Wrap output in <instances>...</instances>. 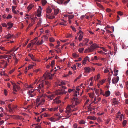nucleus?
<instances>
[{"mask_svg": "<svg viewBox=\"0 0 128 128\" xmlns=\"http://www.w3.org/2000/svg\"><path fill=\"white\" fill-rule=\"evenodd\" d=\"M74 101L72 102V105L70 106L68 105L66 108V110L65 112L68 115L66 116L67 118H69L71 115L70 113L72 110H71V108L74 107L76 105H78L80 103L79 101L77 98H74Z\"/></svg>", "mask_w": 128, "mask_h": 128, "instance_id": "nucleus-1", "label": "nucleus"}, {"mask_svg": "<svg viewBox=\"0 0 128 128\" xmlns=\"http://www.w3.org/2000/svg\"><path fill=\"white\" fill-rule=\"evenodd\" d=\"M67 92H64L62 90H56L55 92V95H61L66 94Z\"/></svg>", "mask_w": 128, "mask_h": 128, "instance_id": "nucleus-2", "label": "nucleus"}, {"mask_svg": "<svg viewBox=\"0 0 128 128\" xmlns=\"http://www.w3.org/2000/svg\"><path fill=\"white\" fill-rule=\"evenodd\" d=\"M52 74L50 73H47L46 74H44L43 76V77L47 78L50 80L52 79Z\"/></svg>", "mask_w": 128, "mask_h": 128, "instance_id": "nucleus-3", "label": "nucleus"}, {"mask_svg": "<svg viewBox=\"0 0 128 128\" xmlns=\"http://www.w3.org/2000/svg\"><path fill=\"white\" fill-rule=\"evenodd\" d=\"M99 46L96 44H92L90 46V47L92 51H93L95 49L97 48H98Z\"/></svg>", "mask_w": 128, "mask_h": 128, "instance_id": "nucleus-4", "label": "nucleus"}, {"mask_svg": "<svg viewBox=\"0 0 128 128\" xmlns=\"http://www.w3.org/2000/svg\"><path fill=\"white\" fill-rule=\"evenodd\" d=\"M119 79L118 76H117L116 78L114 77L112 79V83L114 84H116L118 81Z\"/></svg>", "mask_w": 128, "mask_h": 128, "instance_id": "nucleus-5", "label": "nucleus"}, {"mask_svg": "<svg viewBox=\"0 0 128 128\" xmlns=\"http://www.w3.org/2000/svg\"><path fill=\"white\" fill-rule=\"evenodd\" d=\"M89 58L87 56H86L84 58V60H83L82 62V64H83L85 65L86 63V62H89Z\"/></svg>", "mask_w": 128, "mask_h": 128, "instance_id": "nucleus-6", "label": "nucleus"}, {"mask_svg": "<svg viewBox=\"0 0 128 128\" xmlns=\"http://www.w3.org/2000/svg\"><path fill=\"white\" fill-rule=\"evenodd\" d=\"M85 73L88 72H90L92 71V70L89 67H86L84 68Z\"/></svg>", "mask_w": 128, "mask_h": 128, "instance_id": "nucleus-7", "label": "nucleus"}, {"mask_svg": "<svg viewBox=\"0 0 128 128\" xmlns=\"http://www.w3.org/2000/svg\"><path fill=\"white\" fill-rule=\"evenodd\" d=\"M13 34H11L8 33L4 36V38L6 39H11L13 37Z\"/></svg>", "mask_w": 128, "mask_h": 128, "instance_id": "nucleus-8", "label": "nucleus"}, {"mask_svg": "<svg viewBox=\"0 0 128 128\" xmlns=\"http://www.w3.org/2000/svg\"><path fill=\"white\" fill-rule=\"evenodd\" d=\"M55 96L56 95L54 94H52L50 95L46 96L50 100H52Z\"/></svg>", "mask_w": 128, "mask_h": 128, "instance_id": "nucleus-9", "label": "nucleus"}, {"mask_svg": "<svg viewBox=\"0 0 128 128\" xmlns=\"http://www.w3.org/2000/svg\"><path fill=\"white\" fill-rule=\"evenodd\" d=\"M16 88L18 90H19L20 89V86L16 84L13 87V91L15 92H17V91L16 90Z\"/></svg>", "mask_w": 128, "mask_h": 128, "instance_id": "nucleus-10", "label": "nucleus"}, {"mask_svg": "<svg viewBox=\"0 0 128 128\" xmlns=\"http://www.w3.org/2000/svg\"><path fill=\"white\" fill-rule=\"evenodd\" d=\"M13 25V23H11L10 22H9L7 23V26H9L7 28L8 29H10L12 27Z\"/></svg>", "mask_w": 128, "mask_h": 128, "instance_id": "nucleus-11", "label": "nucleus"}, {"mask_svg": "<svg viewBox=\"0 0 128 128\" xmlns=\"http://www.w3.org/2000/svg\"><path fill=\"white\" fill-rule=\"evenodd\" d=\"M110 91L108 90L105 92L104 94V96L107 97L110 96Z\"/></svg>", "mask_w": 128, "mask_h": 128, "instance_id": "nucleus-12", "label": "nucleus"}, {"mask_svg": "<svg viewBox=\"0 0 128 128\" xmlns=\"http://www.w3.org/2000/svg\"><path fill=\"white\" fill-rule=\"evenodd\" d=\"M46 18L50 19H52L55 17L54 16H50L49 14H46Z\"/></svg>", "mask_w": 128, "mask_h": 128, "instance_id": "nucleus-13", "label": "nucleus"}, {"mask_svg": "<svg viewBox=\"0 0 128 128\" xmlns=\"http://www.w3.org/2000/svg\"><path fill=\"white\" fill-rule=\"evenodd\" d=\"M58 107L57 106L55 108H50L48 110L51 111H55L56 110L58 109Z\"/></svg>", "mask_w": 128, "mask_h": 128, "instance_id": "nucleus-14", "label": "nucleus"}, {"mask_svg": "<svg viewBox=\"0 0 128 128\" xmlns=\"http://www.w3.org/2000/svg\"><path fill=\"white\" fill-rule=\"evenodd\" d=\"M46 11L47 13L49 14L51 12L52 9L50 7H48L46 9Z\"/></svg>", "mask_w": 128, "mask_h": 128, "instance_id": "nucleus-15", "label": "nucleus"}, {"mask_svg": "<svg viewBox=\"0 0 128 128\" xmlns=\"http://www.w3.org/2000/svg\"><path fill=\"white\" fill-rule=\"evenodd\" d=\"M44 82L45 84L46 85V89H48L50 87V84L49 82L46 81H45Z\"/></svg>", "mask_w": 128, "mask_h": 128, "instance_id": "nucleus-16", "label": "nucleus"}, {"mask_svg": "<svg viewBox=\"0 0 128 128\" xmlns=\"http://www.w3.org/2000/svg\"><path fill=\"white\" fill-rule=\"evenodd\" d=\"M88 119H90L91 120H95L96 119V118L95 116H89L88 117Z\"/></svg>", "mask_w": 128, "mask_h": 128, "instance_id": "nucleus-17", "label": "nucleus"}, {"mask_svg": "<svg viewBox=\"0 0 128 128\" xmlns=\"http://www.w3.org/2000/svg\"><path fill=\"white\" fill-rule=\"evenodd\" d=\"M28 56L31 59L34 61H35L36 59L35 58L34 56L32 54H28Z\"/></svg>", "mask_w": 128, "mask_h": 128, "instance_id": "nucleus-18", "label": "nucleus"}, {"mask_svg": "<svg viewBox=\"0 0 128 128\" xmlns=\"http://www.w3.org/2000/svg\"><path fill=\"white\" fill-rule=\"evenodd\" d=\"M48 119L50 120V121L52 122H55L56 121V118L55 116H54V117H51L50 118H48Z\"/></svg>", "mask_w": 128, "mask_h": 128, "instance_id": "nucleus-19", "label": "nucleus"}, {"mask_svg": "<svg viewBox=\"0 0 128 128\" xmlns=\"http://www.w3.org/2000/svg\"><path fill=\"white\" fill-rule=\"evenodd\" d=\"M34 5L32 4L30 5L29 6L27 7V9H28V11H29L34 6Z\"/></svg>", "mask_w": 128, "mask_h": 128, "instance_id": "nucleus-20", "label": "nucleus"}, {"mask_svg": "<svg viewBox=\"0 0 128 128\" xmlns=\"http://www.w3.org/2000/svg\"><path fill=\"white\" fill-rule=\"evenodd\" d=\"M84 35L82 34H80L78 38L79 41L80 42L82 40Z\"/></svg>", "mask_w": 128, "mask_h": 128, "instance_id": "nucleus-21", "label": "nucleus"}, {"mask_svg": "<svg viewBox=\"0 0 128 128\" xmlns=\"http://www.w3.org/2000/svg\"><path fill=\"white\" fill-rule=\"evenodd\" d=\"M92 52V51L90 47L88 49H86L85 51V52Z\"/></svg>", "mask_w": 128, "mask_h": 128, "instance_id": "nucleus-22", "label": "nucleus"}, {"mask_svg": "<svg viewBox=\"0 0 128 128\" xmlns=\"http://www.w3.org/2000/svg\"><path fill=\"white\" fill-rule=\"evenodd\" d=\"M112 44L114 46V49L115 51V52L117 50V46L116 44L114 43H112Z\"/></svg>", "mask_w": 128, "mask_h": 128, "instance_id": "nucleus-23", "label": "nucleus"}, {"mask_svg": "<svg viewBox=\"0 0 128 128\" xmlns=\"http://www.w3.org/2000/svg\"><path fill=\"white\" fill-rule=\"evenodd\" d=\"M44 87V84L43 83L40 84L38 88L39 89H41L42 88H43Z\"/></svg>", "mask_w": 128, "mask_h": 128, "instance_id": "nucleus-24", "label": "nucleus"}, {"mask_svg": "<svg viewBox=\"0 0 128 128\" xmlns=\"http://www.w3.org/2000/svg\"><path fill=\"white\" fill-rule=\"evenodd\" d=\"M89 40L88 39L86 38H85L84 40L83 41L84 42H85V44H84L85 45H87V44L88 43V42Z\"/></svg>", "mask_w": 128, "mask_h": 128, "instance_id": "nucleus-25", "label": "nucleus"}, {"mask_svg": "<svg viewBox=\"0 0 128 128\" xmlns=\"http://www.w3.org/2000/svg\"><path fill=\"white\" fill-rule=\"evenodd\" d=\"M42 6H44L47 3V2L46 0H42Z\"/></svg>", "mask_w": 128, "mask_h": 128, "instance_id": "nucleus-26", "label": "nucleus"}, {"mask_svg": "<svg viewBox=\"0 0 128 128\" xmlns=\"http://www.w3.org/2000/svg\"><path fill=\"white\" fill-rule=\"evenodd\" d=\"M91 104H90L89 106L88 107V110H88L89 111H91L95 109V108H92L90 107V106H91Z\"/></svg>", "mask_w": 128, "mask_h": 128, "instance_id": "nucleus-27", "label": "nucleus"}, {"mask_svg": "<svg viewBox=\"0 0 128 128\" xmlns=\"http://www.w3.org/2000/svg\"><path fill=\"white\" fill-rule=\"evenodd\" d=\"M45 101V100L44 99H42L41 100L40 102L38 104V105H43Z\"/></svg>", "mask_w": 128, "mask_h": 128, "instance_id": "nucleus-28", "label": "nucleus"}, {"mask_svg": "<svg viewBox=\"0 0 128 128\" xmlns=\"http://www.w3.org/2000/svg\"><path fill=\"white\" fill-rule=\"evenodd\" d=\"M96 5H97V6H98L100 8L102 9H103L104 8V7L102 5L100 4V3L98 2H96Z\"/></svg>", "mask_w": 128, "mask_h": 128, "instance_id": "nucleus-29", "label": "nucleus"}, {"mask_svg": "<svg viewBox=\"0 0 128 128\" xmlns=\"http://www.w3.org/2000/svg\"><path fill=\"white\" fill-rule=\"evenodd\" d=\"M3 63V64H5V65L4 66H3V67L2 68H5L8 65V64H7L6 62H5L4 61Z\"/></svg>", "mask_w": 128, "mask_h": 128, "instance_id": "nucleus-30", "label": "nucleus"}, {"mask_svg": "<svg viewBox=\"0 0 128 128\" xmlns=\"http://www.w3.org/2000/svg\"><path fill=\"white\" fill-rule=\"evenodd\" d=\"M113 104L114 105H116L117 104H118L119 102L118 101V100H114V101L113 102Z\"/></svg>", "mask_w": 128, "mask_h": 128, "instance_id": "nucleus-31", "label": "nucleus"}, {"mask_svg": "<svg viewBox=\"0 0 128 128\" xmlns=\"http://www.w3.org/2000/svg\"><path fill=\"white\" fill-rule=\"evenodd\" d=\"M59 12V10L58 9H55L54 10V14L56 15L58 14Z\"/></svg>", "mask_w": 128, "mask_h": 128, "instance_id": "nucleus-32", "label": "nucleus"}, {"mask_svg": "<svg viewBox=\"0 0 128 128\" xmlns=\"http://www.w3.org/2000/svg\"><path fill=\"white\" fill-rule=\"evenodd\" d=\"M55 60H52L50 66L52 67H53L55 64Z\"/></svg>", "mask_w": 128, "mask_h": 128, "instance_id": "nucleus-33", "label": "nucleus"}, {"mask_svg": "<svg viewBox=\"0 0 128 128\" xmlns=\"http://www.w3.org/2000/svg\"><path fill=\"white\" fill-rule=\"evenodd\" d=\"M94 93H92L89 94V96L91 98H92L94 96Z\"/></svg>", "mask_w": 128, "mask_h": 128, "instance_id": "nucleus-34", "label": "nucleus"}, {"mask_svg": "<svg viewBox=\"0 0 128 128\" xmlns=\"http://www.w3.org/2000/svg\"><path fill=\"white\" fill-rule=\"evenodd\" d=\"M72 56L73 57L75 58L78 57L79 56L78 54H77L76 53H74L72 54Z\"/></svg>", "mask_w": 128, "mask_h": 128, "instance_id": "nucleus-35", "label": "nucleus"}, {"mask_svg": "<svg viewBox=\"0 0 128 128\" xmlns=\"http://www.w3.org/2000/svg\"><path fill=\"white\" fill-rule=\"evenodd\" d=\"M79 123L80 124H83L85 123V122L84 120H81L79 122Z\"/></svg>", "mask_w": 128, "mask_h": 128, "instance_id": "nucleus-36", "label": "nucleus"}, {"mask_svg": "<svg viewBox=\"0 0 128 128\" xmlns=\"http://www.w3.org/2000/svg\"><path fill=\"white\" fill-rule=\"evenodd\" d=\"M34 66V65L32 64H30L29 66H28V69L29 70L31 68Z\"/></svg>", "mask_w": 128, "mask_h": 128, "instance_id": "nucleus-37", "label": "nucleus"}, {"mask_svg": "<svg viewBox=\"0 0 128 128\" xmlns=\"http://www.w3.org/2000/svg\"><path fill=\"white\" fill-rule=\"evenodd\" d=\"M33 86V84H32L30 85H27V87H26L28 88H34Z\"/></svg>", "mask_w": 128, "mask_h": 128, "instance_id": "nucleus-38", "label": "nucleus"}, {"mask_svg": "<svg viewBox=\"0 0 128 128\" xmlns=\"http://www.w3.org/2000/svg\"><path fill=\"white\" fill-rule=\"evenodd\" d=\"M74 17L73 15H68V18L69 20L72 19Z\"/></svg>", "mask_w": 128, "mask_h": 128, "instance_id": "nucleus-39", "label": "nucleus"}, {"mask_svg": "<svg viewBox=\"0 0 128 128\" xmlns=\"http://www.w3.org/2000/svg\"><path fill=\"white\" fill-rule=\"evenodd\" d=\"M106 79L105 80H102L100 81V84H102L105 82Z\"/></svg>", "mask_w": 128, "mask_h": 128, "instance_id": "nucleus-40", "label": "nucleus"}, {"mask_svg": "<svg viewBox=\"0 0 128 128\" xmlns=\"http://www.w3.org/2000/svg\"><path fill=\"white\" fill-rule=\"evenodd\" d=\"M95 92L98 95L100 92V90H99L97 89H95Z\"/></svg>", "mask_w": 128, "mask_h": 128, "instance_id": "nucleus-41", "label": "nucleus"}, {"mask_svg": "<svg viewBox=\"0 0 128 128\" xmlns=\"http://www.w3.org/2000/svg\"><path fill=\"white\" fill-rule=\"evenodd\" d=\"M84 48H80L78 50V51L80 53H82L84 50Z\"/></svg>", "mask_w": 128, "mask_h": 128, "instance_id": "nucleus-42", "label": "nucleus"}, {"mask_svg": "<svg viewBox=\"0 0 128 128\" xmlns=\"http://www.w3.org/2000/svg\"><path fill=\"white\" fill-rule=\"evenodd\" d=\"M127 121L126 120H124L122 122L123 126H124L126 124Z\"/></svg>", "mask_w": 128, "mask_h": 128, "instance_id": "nucleus-43", "label": "nucleus"}, {"mask_svg": "<svg viewBox=\"0 0 128 128\" xmlns=\"http://www.w3.org/2000/svg\"><path fill=\"white\" fill-rule=\"evenodd\" d=\"M110 80H111V78L110 77V76H109V77L108 78L107 80V81L108 82L109 84L110 83Z\"/></svg>", "mask_w": 128, "mask_h": 128, "instance_id": "nucleus-44", "label": "nucleus"}, {"mask_svg": "<svg viewBox=\"0 0 128 128\" xmlns=\"http://www.w3.org/2000/svg\"><path fill=\"white\" fill-rule=\"evenodd\" d=\"M54 39L53 38H50V41L51 42H53L54 41Z\"/></svg>", "mask_w": 128, "mask_h": 128, "instance_id": "nucleus-45", "label": "nucleus"}, {"mask_svg": "<svg viewBox=\"0 0 128 128\" xmlns=\"http://www.w3.org/2000/svg\"><path fill=\"white\" fill-rule=\"evenodd\" d=\"M42 38H44V39L45 41L47 40L48 38L47 36L45 35L44 36H43Z\"/></svg>", "mask_w": 128, "mask_h": 128, "instance_id": "nucleus-46", "label": "nucleus"}, {"mask_svg": "<svg viewBox=\"0 0 128 128\" xmlns=\"http://www.w3.org/2000/svg\"><path fill=\"white\" fill-rule=\"evenodd\" d=\"M96 76V80H98V79H99L100 77V74H98L97 76Z\"/></svg>", "mask_w": 128, "mask_h": 128, "instance_id": "nucleus-47", "label": "nucleus"}, {"mask_svg": "<svg viewBox=\"0 0 128 128\" xmlns=\"http://www.w3.org/2000/svg\"><path fill=\"white\" fill-rule=\"evenodd\" d=\"M34 89L33 90H32L31 91H29L28 92V94H31V93H33V92H34Z\"/></svg>", "mask_w": 128, "mask_h": 128, "instance_id": "nucleus-48", "label": "nucleus"}, {"mask_svg": "<svg viewBox=\"0 0 128 128\" xmlns=\"http://www.w3.org/2000/svg\"><path fill=\"white\" fill-rule=\"evenodd\" d=\"M94 64L99 66H101L102 65V64L98 63Z\"/></svg>", "mask_w": 128, "mask_h": 128, "instance_id": "nucleus-49", "label": "nucleus"}, {"mask_svg": "<svg viewBox=\"0 0 128 128\" xmlns=\"http://www.w3.org/2000/svg\"><path fill=\"white\" fill-rule=\"evenodd\" d=\"M74 91L75 92L74 93L75 94L73 95V96H77V92L74 89Z\"/></svg>", "mask_w": 128, "mask_h": 128, "instance_id": "nucleus-50", "label": "nucleus"}, {"mask_svg": "<svg viewBox=\"0 0 128 128\" xmlns=\"http://www.w3.org/2000/svg\"><path fill=\"white\" fill-rule=\"evenodd\" d=\"M110 119L109 118V119H107V120H106V122H105V123L106 124H108L109 122L110 121Z\"/></svg>", "mask_w": 128, "mask_h": 128, "instance_id": "nucleus-51", "label": "nucleus"}, {"mask_svg": "<svg viewBox=\"0 0 128 128\" xmlns=\"http://www.w3.org/2000/svg\"><path fill=\"white\" fill-rule=\"evenodd\" d=\"M10 116L12 117V118H13L14 119H16V116H12V115H10Z\"/></svg>", "mask_w": 128, "mask_h": 128, "instance_id": "nucleus-52", "label": "nucleus"}, {"mask_svg": "<svg viewBox=\"0 0 128 128\" xmlns=\"http://www.w3.org/2000/svg\"><path fill=\"white\" fill-rule=\"evenodd\" d=\"M100 60H102L104 62H106V59L104 58H100Z\"/></svg>", "mask_w": 128, "mask_h": 128, "instance_id": "nucleus-53", "label": "nucleus"}, {"mask_svg": "<svg viewBox=\"0 0 128 128\" xmlns=\"http://www.w3.org/2000/svg\"><path fill=\"white\" fill-rule=\"evenodd\" d=\"M15 70V69H13L10 70L9 72V74H11Z\"/></svg>", "mask_w": 128, "mask_h": 128, "instance_id": "nucleus-54", "label": "nucleus"}, {"mask_svg": "<svg viewBox=\"0 0 128 128\" xmlns=\"http://www.w3.org/2000/svg\"><path fill=\"white\" fill-rule=\"evenodd\" d=\"M54 102H56V104H58L61 102V101L60 100H56L54 101Z\"/></svg>", "mask_w": 128, "mask_h": 128, "instance_id": "nucleus-55", "label": "nucleus"}, {"mask_svg": "<svg viewBox=\"0 0 128 128\" xmlns=\"http://www.w3.org/2000/svg\"><path fill=\"white\" fill-rule=\"evenodd\" d=\"M61 117V116H58V117L57 118L56 117V121L57 120H60V118Z\"/></svg>", "mask_w": 128, "mask_h": 128, "instance_id": "nucleus-56", "label": "nucleus"}, {"mask_svg": "<svg viewBox=\"0 0 128 128\" xmlns=\"http://www.w3.org/2000/svg\"><path fill=\"white\" fill-rule=\"evenodd\" d=\"M12 16H11L10 14H9L8 15V16L6 17L7 19L12 18Z\"/></svg>", "mask_w": 128, "mask_h": 128, "instance_id": "nucleus-57", "label": "nucleus"}, {"mask_svg": "<svg viewBox=\"0 0 128 128\" xmlns=\"http://www.w3.org/2000/svg\"><path fill=\"white\" fill-rule=\"evenodd\" d=\"M60 96H58L56 97L55 99L54 100V101H56V100H59V99L60 98Z\"/></svg>", "mask_w": 128, "mask_h": 128, "instance_id": "nucleus-58", "label": "nucleus"}, {"mask_svg": "<svg viewBox=\"0 0 128 128\" xmlns=\"http://www.w3.org/2000/svg\"><path fill=\"white\" fill-rule=\"evenodd\" d=\"M2 26L3 27H6L7 24H6L5 23H3L2 24Z\"/></svg>", "mask_w": 128, "mask_h": 128, "instance_id": "nucleus-59", "label": "nucleus"}, {"mask_svg": "<svg viewBox=\"0 0 128 128\" xmlns=\"http://www.w3.org/2000/svg\"><path fill=\"white\" fill-rule=\"evenodd\" d=\"M30 95V96L31 97H33L34 96L35 94L34 93H33L32 94L31 93V94H29Z\"/></svg>", "mask_w": 128, "mask_h": 128, "instance_id": "nucleus-60", "label": "nucleus"}, {"mask_svg": "<svg viewBox=\"0 0 128 128\" xmlns=\"http://www.w3.org/2000/svg\"><path fill=\"white\" fill-rule=\"evenodd\" d=\"M13 108H9V110H8L10 112H12L14 111V110H13Z\"/></svg>", "mask_w": 128, "mask_h": 128, "instance_id": "nucleus-61", "label": "nucleus"}, {"mask_svg": "<svg viewBox=\"0 0 128 128\" xmlns=\"http://www.w3.org/2000/svg\"><path fill=\"white\" fill-rule=\"evenodd\" d=\"M123 114H121V115L120 116V120H122V116H123Z\"/></svg>", "mask_w": 128, "mask_h": 128, "instance_id": "nucleus-62", "label": "nucleus"}, {"mask_svg": "<svg viewBox=\"0 0 128 128\" xmlns=\"http://www.w3.org/2000/svg\"><path fill=\"white\" fill-rule=\"evenodd\" d=\"M118 14L120 15V16H122L123 14L120 11L118 12Z\"/></svg>", "mask_w": 128, "mask_h": 128, "instance_id": "nucleus-63", "label": "nucleus"}, {"mask_svg": "<svg viewBox=\"0 0 128 128\" xmlns=\"http://www.w3.org/2000/svg\"><path fill=\"white\" fill-rule=\"evenodd\" d=\"M78 125L76 124H73V127L74 128H77Z\"/></svg>", "mask_w": 128, "mask_h": 128, "instance_id": "nucleus-64", "label": "nucleus"}]
</instances>
